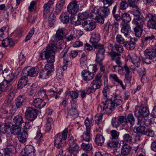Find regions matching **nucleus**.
I'll use <instances>...</instances> for the list:
<instances>
[{
    "label": "nucleus",
    "instance_id": "37998d69",
    "mask_svg": "<svg viewBox=\"0 0 156 156\" xmlns=\"http://www.w3.org/2000/svg\"><path fill=\"white\" fill-rule=\"evenodd\" d=\"M81 148L86 152L90 151L92 149L91 144L87 142L83 143L81 145Z\"/></svg>",
    "mask_w": 156,
    "mask_h": 156
},
{
    "label": "nucleus",
    "instance_id": "e433bc0d",
    "mask_svg": "<svg viewBox=\"0 0 156 156\" xmlns=\"http://www.w3.org/2000/svg\"><path fill=\"white\" fill-rule=\"evenodd\" d=\"M11 123L5 122L0 125V133L5 134L7 132V129L11 126Z\"/></svg>",
    "mask_w": 156,
    "mask_h": 156
},
{
    "label": "nucleus",
    "instance_id": "f8f14e48",
    "mask_svg": "<svg viewBox=\"0 0 156 156\" xmlns=\"http://www.w3.org/2000/svg\"><path fill=\"white\" fill-rule=\"evenodd\" d=\"M135 115L140 119L141 117L143 118L147 117L149 114V110L146 107H140L138 110H136L134 112Z\"/></svg>",
    "mask_w": 156,
    "mask_h": 156
},
{
    "label": "nucleus",
    "instance_id": "393cba45",
    "mask_svg": "<svg viewBox=\"0 0 156 156\" xmlns=\"http://www.w3.org/2000/svg\"><path fill=\"white\" fill-rule=\"evenodd\" d=\"M32 104L36 108H41L45 106L46 103L42 99L39 98H37L34 100Z\"/></svg>",
    "mask_w": 156,
    "mask_h": 156
},
{
    "label": "nucleus",
    "instance_id": "aec40b11",
    "mask_svg": "<svg viewBox=\"0 0 156 156\" xmlns=\"http://www.w3.org/2000/svg\"><path fill=\"white\" fill-rule=\"evenodd\" d=\"M131 13L134 16V18L132 20V23L138 22L139 21L140 22L144 21L142 17L140 16L141 12L138 7L136 9H133L131 11Z\"/></svg>",
    "mask_w": 156,
    "mask_h": 156
},
{
    "label": "nucleus",
    "instance_id": "0e129e2a",
    "mask_svg": "<svg viewBox=\"0 0 156 156\" xmlns=\"http://www.w3.org/2000/svg\"><path fill=\"white\" fill-rule=\"evenodd\" d=\"M78 17L81 20H83L87 19L89 15L87 12L80 13L78 15Z\"/></svg>",
    "mask_w": 156,
    "mask_h": 156
},
{
    "label": "nucleus",
    "instance_id": "774afa93",
    "mask_svg": "<svg viewBox=\"0 0 156 156\" xmlns=\"http://www.w3.org/2000/svg\"><path fill=\"white\" fill-rule=\"evenodd\" d=\"M34 28H32V29L30 30L29 33H28L27 35V36L25 39V42H27V41L29 40L30 38L31 37L33 34H34Z\"/></svg>",
    "mask_w": 156,
    "mask_h": 156
},
{
    "label": "nucleus",
    "instance_id": "49530a36",
    "mask_svg": "<svg viewBox=\"0 0 156 156\" xmlns=\"http://www.w3.org/2000/svg\"><path fill=\"white\" fill-rule=\"evenodd\" d=\"M48 15L49 16L48 18V23L50 27L53 26L54 23L55 21V17L53 13H49Z\"/></svg>",
    "mask_w": 156,
    "mask_h": 156
},
{
    "label": "nucleus",
    "instance_id": "7c9ffc66",
    "mask_svg": "<svg viewBox=\"0 0 156 156\" xmlns=\"http://www.w3.org/2000/svg\"><path fill=\"white\" fill-rule=\"evenodd\" d=\"M14 125L22 127V124L24 123L23 118L21 115H17L15 116L13 119Z\"/></svg>",
    "mask_w": 156,
    "mask_h": 156
},
{
    "label": "nucleus",
    "instance_id": "ddd939ff",
    "mask_svg": "<svg viewBox=\"0 0 156 156\" xmlns=\"http://www.w3.org/2000/svg\"><path fill=\"white\" fill-rule=\"evenodd\" d=\"M82 27L87 31H92L96 26V23L92 20H87L85 21L82 23Z\"/></svg>",
    "mask_w": 156,
    "mask_h": 156
},
{
    "label": "nucleus",
    "instance_id": "72a5a7b5",
    "mask_svg": "<svg viewBox=\"0 0 156 156\" xmlns=\"http://www.w3.org/2000/svg\"><path fill=\"white\" fill-rule=\"evenodd\" d=\"M123 140L124 142L131 144L133 142V137L131 133H125L122 136Z\"/></svg>",
    "mask_w": 156,
    "mask_h": 156
},
{
    "label": "nucleus",
    "instance_id": "3c124183",
    "mask_svg": "<svg viewBox=\"0 0 156 156\" xmlns=\"http://www.w3.org/2000/svg\"><path fill=\"white\" fill-rule=\"evenodd\" d=\"M127 123H129L131 126H133L135 123V119L132 114H129L127 116Z\"/></svg>",
    "mask_w": 156,
    "mask_h": 156
},
{
    "label": "nucleus",
    "instance_id": "423d86ee",
    "mask_svg": "<svg viewBox=\"0 0 156 156\" xmlns=\"http://www.w3.org/2000/svg\"><path fill=\"white\" fill-rule=\"evenodd\" d=\"M69 147L68 148V151L71 154L73 153H76L79 149V146L76 143V139L74 140L71 134H69L68 137Z\"/></svg>",
    "mask_w": 156,
    "mask_h": 156
},
{
    "label": "nucleus",
    "instance_id": "8fccbe9b",
    "mask_svg": "<svg viewBox=\"0 0 156 156\" xmlns=\"http://www.w3.org/2000/svg\"><path fill=\"white\" fill-rule=\"evenodd\" d=\"M138 121L141 123L142 125H145L146 126H149L152 122V120L150 119H145L144 117L142 118L141 120L140 119H139Z\"/></svg>",
    "mask_w": 156,
    "mask_h": 156
},
{
    "label": "nucleus",
    "instance_id": "c85d7f7f",
    "mask_svg": "<svg viewBox=\"0 0 156 156\" xmlns=\"http://www.w3.org/2000/svg\"><path fill=\"white\" fill-rule=\"evenodd\" d=\"M131 150V147L128 144H124L121 148V153L122 155L124 156L128 154Z\"/></svg>",
    "mask_w": 156,
    "mask_h": 156
},
{
    "label": "nucleus",
    "instance_id": "9d476101",
    "mask_svg": "<svg viewBox=\"0 0 156 156\" xmlns=\"http://www.w3.org/2000/svg\"><path fill=\"white\" fill-rule=\"evenodd\" d=\"M132 23L136 26L134 29L135 36L137 37H140L143 32L144 25V21L140 22L139 21L138 22H134Z\"/></svg>",
    "mask_w": 156,
    "mask_h": 156
},
{
    "label": "nucleus",
    "instance_id": "dca6fc26",
    "mask_svg": "<svg viewBox=\"0 0 156 156\" xmlns=\"http://www.w3.org/2000/svg\"><path fill=\"white\" fill-rule=\"evenodd\" d=\"M55 61V56H51V58H47L48 63L45 67L44 70L48 74L52 72L54 68L53 63Z\"/></svg>",
    "mask_w": 156,
    "mask_h": 156
},
{
    "label": "nucleus",
    "instance_id": "b1692460",
    "mask_svg": "<svg viewBox=\"0 0 156 156\" xmlns=\"http://www.w3.org/2000/svg\"><path fill=\"white\" fill-rule=\"evenodd\" d=\"M151 14H148L145 17L146 20L147 21L148 27L155 29L156 28V22L152 19Z\"/></svg>",
    "mask_w": 156,
    "mask_h": 156
},
{
    "label": "nucleus",
    "instance_id": "5701e85b",
    "mask_svg": "<svg viewBox=\"0 0 156 156\" xmlns=\"http://www.w3.org/2000/svg\"><path fill=\"white\" fill-rule=\"evenodd\" d=\"M26 97L24 94L20 95L16 98L15 104L17 108H21L23 105V103L26 101Z\"/></svg>",
    "mask_w": 156,
    "mask_h": 156
},
{
    "label": "nucleus",
    "instance_id": "c756f323",
    "mask_svg": "<svg viewBox=\"0 0 156 156\" xmlns=\"http://www.w3.org/2000/svg\"><path fill=\"white\" fill-rule=\"evenodd\" d=\"M140 126L136 129V130L137 133H141L142 135H146L147 133L148 129L146 128L144 125L138 121Z\"/></svg>",
    "mask_w": 156,
    "mask_h": 156
},
{
    "label": "nucleus",
    "instance_id": "4d7b16f0",
    "mask_svg": "<svg viewBox=\"0 0 156 156\" xmlns=\"http://www.w3.org/2000/svg\"><path fill=\"white\" fill-rule=\"evenodd\" d=\"M84 50L86 52H93L94 51V47L87 43L84 45Z\"/></svg>",
    "mask_w": 156,
    "mask_h": 156
},
{
    "label": "nucleus",
    "instance_id": "5fc2aeb1",
    "mask_svg": "<svg viewBox=\"0 0 156 156\" xmlns=\"http://www.w3.org/2000/svg\"><path fill=\"white\" fill-rule=\"evenodd\" d=\"M129 0H122L119 5V9L122 10H125L128 7V1Z\"/></svg>",
    "mask_w": 156,
    "mask_h": 156
},
{
    "label": "nucleus",
    "instance_id": "412c9836",
    "mask_svg": "<svg viewBox=\"0 0 156 156\" xmlns=\"http://www.w3.org/2000/svg\"><path fill=\"white\" fill-rule=\"evenodd\" d=\"M108 48L109 50L116 51L120 54L123 52L124 48L123 46L121 44H109L108 46Z\"/></svg>",
    "mask_w": 156,
    "mask_h": 156
},
{
    "label": "nucleus",
    "instance_id": "cd10ccee",
    "mask_svg": "<svg viewBox=\"0 0 156 156\" xmlns=\"http://www.w3.org/2000/svg\"><path fill=\"white\" fill-rule=\"evenodd\" d=\"M105 139L102 135L97 134L95 136L94 142L96 144L99 146L103 145Z\"/></svg>",
    "mask_w": 156,
    "mask_h": 156
},
{
    "label": "nucleus",
    "instance_id": "20e7f679",
    "mask_svg": "<svg viewBox=\"0 0 156 156\" xmlns=\"http://www.w3.org/2000/svg\"><path fill=\"white\" fill-rule=\"evenodd\" d=\"M68 129L65 128L62 133H59L57 134L55 138L54 144L58 148H61L64 147L65 143V140L67 138Z\"/></svg>",
    "mask_w": 156,
    "mask_h": 156
},
{
    "label": "nucleus",
    "instance_id": "a18cd8bd",
    "mask_svg": "<svg viewBox=\"0 0 156 156\" xmlns=\"http://www.w3.org/2000/svg\"><path fill=\"white\" fill-rule=\"evenodd\" d=\"M122 21L124 23H128L131 20L130 14L127 12H125L122 14Z\"/></svg>",
    "mask_w": 156,
    "mask_h": 156
},
{
    "label": "nucleus",
    "instance_id": "6ab92c4d",
    "mask_svg": "<svg viewBox=\"0 0 156 156\" xmlns=\"http://www.w3.org/2000/svg\"><path fill=\"white\" fill-rule=\"evenodd\" d=\"M121 32L124 34L125 37L129 38V33L131 31L130 25L127 23H123L121 24Z\"/></svg>",
    "mask_w": 156,
    "mask_h": 156
},
{
    "label": "nucleus",
    "instance_id": "f257e3e1",
    "mask_svg": "<svg viewBox=\"0 0 156 156\" xmlns=\"http://www.w3.org/2000/svg\"><path fill=\"white\" fill-rule=\"evenodd\" d=\"M61 46L58 47L54 44L50 43L47 47L46 51L40 53V57L41 59H46L47 60V58H51V56H55V51L56 50H61L64 48V50L62 51L59 55L60 58H63V66L62 69L65 70L67 69V66L68 65L69 60L66 57V54L67 52L69 47H64V44H61Z\"/></svg>",
    "mask_w": 156,
    "mask_h": 156
},
{
    "label": "nucleus",
    "instance_id": "f3484780",
    "mask_svg": "<svg viewBox=\"0 0 156 156\" xmlns=\"http://www.w3.org/2000/svg\"><path fill=\"white\" fill-rule=\"evenodd\" d=\"M121 68L118 70L119 74L123 75L125 74V78H131V73L130 70L129 68L126 64H125L124 66H122L121 65L120 67H118Z\"/></svg>",
    "mask_w": 156,
    "mask_h": 156
},
{
    "label": "nucleus",
    "instance_id": "58836bf2",
    "mask_svg": "<svg viewBox=\"0 0 156 156\" xmlns=\"http://www.w3.org/2000/svg\"><path fill=\"white\" fill-rule=\"evenodd\" d=\"M102 65H100L101 66L100 69L101 72L98 74H97L95 78H108V75L106 73L104 72L105 70V67Z\"/></svg>",
    "mask_w": 156,
    "mask_h": 156
},
{
    "label": "nucleus",
    "instance_id": "4be33fe9",
    "mask_svg": "<svg viewBox=\"0 0 156 156\" xmlns=\"http://www.w3.org/2000/svg\"><path fill=\"white\" fill-rule=\"evenodd\" d=\"M24 151L23 156H35V150L31 145L27 146L25 147Z\"/></svg>",
    "mask_w": 156,
    "mask_h": 156
},
{
    "label": "nucleus",
    "instance_id": "338daca9",
    "mask_svg": "<svg viewBox=\"0 0 156 156\" xmlns=\"http://www.w3.org/2000/svg\"><path fill=\"white\" fill-rule=\"evenodd\" d=\"M18 59V64L19 66H21L23 65V63L26 60V58L24 56V55H20L19 56Z\"/></svg>",
    "mask_w": 156,
    "mask_h": 156
},
{
    "label": "nucleus",
    "instance_id": "1a4fd4ad",
    "mask_svg": "<svg viewBox=\"0 0 156 156\" xmlns=\"http://www.w3.org/2000/svg\"><path fill=\"white\" fill-rule=\"evenodd\" d=\"M29 67H27L24 69L22 71L21 75L24 78H27L28 76L34 77L37 75L38 72L37 71L35 67L29 69Z\"/></svg>",
    "mask_w": 156,
    "mask_h": 156
},
{
    "label": "nucleus",
    "instance_id": "13d9d810",
    "mask_svg": "<svg viewBox=\"0 0 156 156\" xmlns=\"http://www.w3.org/2000/svg\"><path fill=\"white\" fill-rule=\"evenodd\" d=\"M110 134L111 139L112 140H117L118 138L119 133L116 130H114L110 131Z\"/></svg>",
    "mask_w": 156,
    "mask_h": 156
},
{
    "label": "nucleus",
    "instance_id": "69168bd1",
    "mask_svg": "<svg viewBox=\"0 0 156 156\" xmlns=\"http://www.w3.org/2000/svg\"><path fill=\"white\" fill-rule=\"evenodd\" d=\"M115 0H103L104 5L107 7L111 6L115 2Z\"/></svg>",
    "mask_w": 156,
    "mask_h": 156
},
{
    "label": "nucleus",
    "instance_id": "a211bd4d",
    "mask_svg": "<svg viewBox=\"0 0 156 156\" xmlns=\"http://www.w3.org/2000/svg\"><path fill=\"white\" fill-rule=\"evenodd\" d=\"M13 82V79H4L0 84L2 91H4L8 90L9 87L12 85Z\"/></svg>",
    "mask_w": 156,
    "mask_h": 156
},
{
    "label": "nucleus",
    "instance_id": "6e6552de",
    "mask_svg": "<svg viewBox=\"0 0 156 156\" xmlns=\"http://www.w3.org/2000/svg\"><path fill=\"white\" fill-rule=\"evenodd\" d=\"M38 111L32 107L28 108L25 113L26 119L30 121H34L37 117Z\"/></svg>",
    "mask_w": 156,
    "mask_h": 156
},
{
    "label": "nucleus",
    "instance_id": "6e6d98bb",
    "mask_svg": "<svg viewBox=\"0 0 156 156\" xmlns=\"http://www.w3.org/2000/svg\"><path fill=\"white\" fill-rule=\"evenodd\" d=\"M28 81L26 79H20L18 84V88H22L26 85Z\"/></svg>",
    "mask_w": 156,
    "mask_h": 156
},
{
    "label": "nucleus",
    "instance_id": "c03bdc74",
    "mask_svg": "<svg viewBox=\"0 0 156 156\" xmlns=\"http://www.w3.org/2000/svg\"><path fill=\"white\" fill-rule=\"evenodd\" d=\"M94 49H97L96 52H105V50L104 47V45L103 44H101L100 43H98L93 46Z\"/></svg>",
    "mask_w": 156,
    "mask_h": 156
},
{
    "label": "nucleus",
    "instance_id": "680f3d73",
    "mask_svg": "<svg viewBox=\"0 0 156 156\" xmlns=\"http://www.w3.org/2000/svg\"><path fill=\"white\" fill-rule=\"evenodd\" d=\"M51 5L48 3H46L44 6V10L43 12V15L44 17L47 16V14H48L49 12V9L51 7Z\"/></svg>",
    "mask_w": 156,
    "mask_h": 156
},
{
    "label": "nucleus",
    "instance_id": "bb28decb",
    "mask_svg": "<svg viewBox=\"0 0 156 156\" xmlns=\"http://www.w3.org/2000/svg\"><path fill=\"white\" fill-rule=\"evenodd\" d=\"M100 40V36L98 33L92 34L90 40V42L92 44V46L94 45L99 43Z\"/></svg>",
    "mask_w": 156,
    "mask_h": 156
},
{
    "label": "nucleus",
    "instance_id": "f03ea898",
    "mask_svg": "<svg viewBox=\"0 0 156 156\" xmlns=\"http://www.w3.org/2000/svg\"><path fill=\"white\" fill-rule=\"evenodd\" d=\"M121 97L117 98L115 97L111 99L106 100L105 102L101 103L100 107L101 112L105 111L108 112V114H111L112 112L115 110V107L120 105L122 102Z\"/></svg>",
    "mask_w": 156,
    "mask_h": 156
},
{
    "label": "nucleus",
    "instance_id": "a878e982",
    "mask_svg": "<svg viewBox=\"0 0 156 156\" xmlns=\"http://www.w3.org/2000/svg\"><path fill=\"white\" fill-rule=\"evenodd\" d=\"M10 127V131L12 134L15 135L20 136L22 132V127L12 125Z\"/></svg>",
    "mask_w": 156,
    "mask_h": 156
},
{
    "label": "nucleus",
    "instance_id": "9b49d317",
    "mask_svg": "<svg viewBox=\"0 0 156 156\" xmlns=\"http://www.w3.org/2000/svg\"><path fill=\"white\" fill-rule=\"evenodd\" d=\"M64 28H61L57 30L56 34L53 36V41L54 42H58L63 40L66 37L64 32Z\"/></svg>",
    "mask_w": 156,
    "mask_h": 156
},
{
    "label": "nucleus",
    "instance_id": "e2e57ef3",
    "mask_svg": "<svg viewBox=\"0 0 156 156\" xmlns=\"http://www.w3.org/2000/svg\"><path fill=\"white\" fill-rule=\"evenodd\" d=\"M128 2V6H129L134 9H136L138 7L136 5L137 1L136 0H129Z\"/></svg>",
    "mask_w": 156,
    "mask_h": 156
},
{
    "label": "nucleus",
    "instance_id": "052dcab7",
    "mask_svg": "<svg viewBox=\"0 0 156 156\" xmlns=\"http://www.w3.org/2000/svg\"><path fill=\"white\" fill-rule=\"evenodd\" d=\"M112 126L115 128H117L120 125V123L118 117L113 118L112 121Z\"/></svg>",
    "mask_w": 156,
    "mask_h": 156
},
{
    "label": "nucleus",
    "instance_id": "f704fd0d",
    "mask_svg": "<svg viewBox=\"0 0 156 156\" xmlns=\"http://www.w3.org/2000/svg\"><path fill=\"white\" fill-rule=\"evenodd\" d=\"M105 52H96V61L99 65H102V62L105 57Z\"/></svg>",
    "mask_w": 156,
    "mask_h": 156
},
{
    "label": "nucleus",
    "instance_id": "a19ab883",
    "mask_svg": "<svg viewBox=\"0 0 156 156\" xmlns=\"http://www.w3.org/2000/svg\"><path fill=\"white\" fill-rule=\"evenodd\" d=\"M28 136V134L26 131H24L23 132H21L20 134V136H18V137L19 141L22 143L25 142L26 141Z\"/></svg>",
    "mask_w": 156,
    "mask_h": 156
},
{
    "label": "nucleus",
    "instance_id": "0eeeda50",
    "mask_svg": "<svg viewBox=\"0 0 156 156\" xmlns=\"http://www.w3.org/2000/svg\"><path fill=\"white\" fill-rule=\"evenodd\" d=\"M88 70L86 69L83 70L81 72V75L82 77L87 78L90 77L93 78L94 74V73L97 70V66L90 65L88 68Z\"/></svg>",
    "mask_w": 156,
    "mask_h": 156
},
{
    "label": "nucleus",
    "instance_id": "864d4df0",
    "mask_svg": "<svg viewBox=\"0 0 156 156\" xmlns=\"http://www.w3.org/2000/svg\"><path fill=\"white\" fill-rule=\"evenodd\" d=\"M112 140H109L107 144L108 147L113 148L118 147H119L120 144L118 142Z\"/></svg>",
    "mask_w": 156,
    "mask_h": 156
},
{
    "label": "nucleus",
    "instance_id": "09e8293b",
    "mask_svg": "<svg viewBox=\"0 0 156 156\" xmlns=\"http://www.w3.org/2000/svg\"><path fill=\"white\" fill-rule=\"evenodd\" d=\"M78 113L77 110L70 109L69 111L68 115L73 119L78 116Z\"/></svg>",
    "mask_w": 156,
    "mask_h": 156
},
{
    "label": "nucleus",
    "instance_id": "7ed1b4c3",
    "mask_svg": "<svg viewBox=\"0 0 156 156\" xmlns=\"http://www.w3.org/2000/svg\"><path fill=\"white\" fill-rule=\"evenodd\" d=\"M132 61L133 65L131 66L130 69L133 71H137L139 73L140 77H146L145 74L146 72L145 71V69L144 67H140V57L134 55L133 56L132 58Z\"/></svg>",
    "mask_w": 156,
    "mask_h": 156
},
{
    "label": "nucleus",
    "instance_id": "bf43d9fd",
    "mask_svg": "<svg viewBox=\"0 0 156 156\" xmlns=\"http://www.w3.org/2000/svg\"><path fill=\"white\" fill-rule=\"evenodd\" d=\"M34 139L36 142L39 144L41 143H42L43 141L42 134L40 132L38 133Z\"/></svg>",
    "mask_w": 156,
    "mask_h": 156
},
{
    "label": "nucleus",
    "instance_id": "473e14b6",
    "mask_svg": "<svg viewBox=\"0 0 156 156\" xmlns=\"http://www.w3.org/2000/svg\"><path fill=\"white\" fill-rule=\"evenodd\" d=\"M135 44L136 43L132 41V40H128L127 39L123 46L127 50H132L135 48Z\"/></svg>",
    "mask_w": 156,
    "mask_h": 156
},
{
    "label": "nucleus",
    "instance_id": "603ef678",
    "mask_svg": "<svg viewBox=\"0 0 156 156\" xmlns=\"http://www.w3.org/2000/svg\"><path fill=\"white\" fill-rule=\"evenodd\" d=\"M32 87L31 91L33 92V94L29 93V95L30 96H33L35 95L36 93L40 89V87L37 85V84L35 83H34L31 86Z\"/></svg>",
    "mask_w": 156,
    "mask_h": 156
},
{
    "label": "nucleus",
    "instance_id": "4c0bfd02",
    "mask_svg": "<svg viewBox=\"0 0 156 156\" xmlns=\"http://www.w3.org/2000/svg\"><path fill=\"white\" fill-rule=\"evenodd\" d=\"M15 150V147L12 146H9L5 149V156H12Z\"/></svg>",
    "mask_w": 156,
    "mask_h": 156
},
{
    "label": "nucleus",
    "instance_id": "79ce46f5",
    "mask_svg": "<svg viewBox=\"0 0 156 156\" xmlns=\"http://www.w3.org/2000/svg\"><path fill=\"white\" fill-rule=\"evenodd\" d=\"M91 86L95 90L99 88L101 85V80L100 79H95L92 82Z\"/></svg>",
    "mask_w": 156,
    "mask_h": 156
},
{
    "label": "nucleus",
    "instance_id": "2f4dec72",
    "mask_svg": "<svg viewBox=\"0 0 156 156\" xmlns=\"http://www.w3.org/2000/svg\"><path fill=\"white\" fill-rule=\"evenodd\" d=\"M156 51L152 48L147 49L144 51V56L151 58H153L156 55Z\"/></svg>",
    "mask_w": 156,
    "mask_h": 156
},
{
    "label": "nucleus",
    "instance_id": "ea45409f",
    "mask_svg": "<svg viewBox=\"0 0 156 156\" xmlns=\"http://www.w3.org/2000/svg\"><path fill=\"white\" fill-rule=\"evenodd\" d=\"M90 130L88 129L86 130V132H84L83 135L81 136L83 141L89 142L90 140Z\"/></svg>",
    "mask_w": 156,
    "mask_h": 156
},
{
    "label": "nucleus",
    "instance_id": "2eb2a0df",
    "mask_svg": "<svg viewBox=\"0 0 156 156\" xmlns=\"http://www.w3.org/2000/svg\"><path fill=\"white\" fill-rule=\"evenodd\" d=\"M78 1L71 2L68 5V12L71 15H74L79 10Z\"/></svg>",
    "mask_w": 156,
    "mask_h": 156
},
{
    "label": "nucleus",
    "instance_id": "4468645a",
    "mask_svg": "<svg viewBox=\"0 0 156 156\" xmlns=\"http://www.w3.org/2000/svg\"><path fill=\"white\" fill-rule=\"evenodd\" d=\"M108 54L111 57V59L115 61L116 63L118 65V67H120V66L122 64L120 57V54L113 50H111V51L108 52Z\"/></svg>",
    "mask_w": 156,
    "mask_h": 156
},
{
    "label": "nucleus",
    "instance_id": "c9c22d12",
    "mask_svg": "<svg viewBox=\"0 0 156 156\" xmlns=\"http://www.w3.org/2000/svg\"><path fill=\"white\" fill-rule=\"evenodd\" d=\"M60 19L61 22L63 24H67L69 22L70 17L67 12L62 13L60 17Z\"/></svg>",
    "mask_w": 156,
    "mask_h": 156
},
{
    "label": "nucleus",
    "instance_id": "39448f33",
    "mask_svg": "<svg viewBox=\"0 0 156 156\" xmlns=\"http://www.w3.org/2000/svg\"><path fill=\"white\" fill-rule=\"evenodd\" d=\"M97 12L98 16L95 18L97 22L103 24L104 22V18L107 17L110 14V9L107 7H101L97 10Z\"/></svg>",
    "mask_w": 156,
    "mask_h": 156
},
{
    "label": "nucleus",
    "instance_id": "de8ad7c7",
    "mask_svg": "<svg viewBox=\"0 0 156 156\" xmlns=\"http://www.w3.org/2000/svg\"><path fill=\"white\" fill-rule=\"evenodd\" d=\"M127 38H124L121 35L118 34L116 37V42L119 44L123 45Z\"/></svg>",
    "mask_w": 156,
    "mask_h": 156
}]
</instances>
